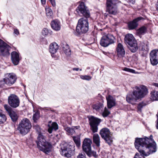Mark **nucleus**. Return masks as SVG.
Instances as JSON below:
<instances>
[{
	"instance_id": "nucleus-8",
	"label": "nucleus",
	"mask_w": 158,
	"mask_h": 158,
	"mask_svg": "<svg viewBox=\"0 0 158 158\" xmlns=\"http://www.w3.org/2000/svg\"><path fill=\"white\" fill-rule=\"evenodd\" d=\"M118 2V0H107L106 9V12H108L110 14H116L118 10L116 5Z\"/></svg>"
},
{
	"instance_id": "nucleus-3",
	"label": "nucleus",
	"mask_w": 158,
	"mask_h": 158,
	"mask_svg": "<svg viewBox=\"0 0 158 158\" xmlns=\"http://www.w3.org/2000/svg\"><path fill=\"white\" fill-rule=\"evenodd\" d=\"M36 143L38 148L40 150L47 154L51 152L52 145L46 141V137L43 134H39Z\"/></svg>"
},
{
	"instance_id": "nucleus-23",
	"label": "nucleus",
	"mask_w": 158,
	"mask_h": 158,
	"mask_svg": "<svg viewBox=\"0 0 158 158\" xmlns=\"http://www.w3.org/2000/svg\"><path fill=\"white\" fill-rule=\"evenodd\" d=\"M58 48V46L56 43H51L49 47V51L52 54L56 53Z\"/></svg>"
},
{
	"instance_id": "nucleus-37",
	"label": "nucleus",
	"mask_w": 158,
	"mask_h": 158,
	"mask_svg": "<svg viewBox=\"0 0 158 158\" xmlns=\"http://www.w3.org/2000/svg\"><path fill=\"white\" fill-rule=\"evenodd\" d=\"M146 105V103L142 102L139 103L137 109L138 111L141 112L142 109Z\"/></svg>"
},
{
	"instance_id": "nucleus-36",
	"label": "nucleus",
	"mask_w": 158,
	"mask_h": 158,
	"mask_svg": "<svg viewBox=\"0 0 158 158\" xmlns=\"http://www.w3.org/2000/svg\"><path fill=\"white\" fill-rule=\"evenodd\" d=\"M6 120V116L4 114L0 113V124L3 123Z\"/></svg>"
},
{
	"instance_id": "nucleus-48",
	"label": "nucleus",
	"mask_w": 158,
	"mask_h": 158,
	"mask_svg": "<svg viewBox=\"0 0 158 158\" xmlns=\"http://www.w3.org/2000/svg\"><path fill=\"white\" fill-rule=\"evenodd\" d=\"M156 116L157 117V119L156 122V129H158V112L157 113V114H156Z\"/></svg>"
},
{
	"instance_id": "nucleus-40",
	"label": "nucleus",
	"mask_w": 158,
	"mask_h": 158,
	"mask_svg": "<svg viewBox=\"0 0 158 158\" xmlns=\"http://www.w3.org/2000/svg\"><path fill=\"white\" fill-rule=\"evenodd\" d=\"M81 79L83 80H85L87 81H89L90 80L92 77L89 75H83L81 77Z\"/></svg>"
},
{
	"instance_id": "nucleus-17",
	"label": "nucleus",
	"mask_w": 158,
	"mask_h": 158,
	"mask_svg": "<svg viewBox=\"0 0 158 158\" xmlns=\"http://www.w3.org/2000/svg\"><path fill=\"white\" fill-rule=\"evenodd\" d=\"M80 128V126H73L72 127L64 126V129L66 131L68 135H73L76 133V130H78Z\"/></svg>"
},
{
	"instance_id": "nucleus-33",
	"label": "nucleus",
	"mask_w": 158,
	"mask_h": 158,
	"mask_svg": "<svg viewBox=\"0 0 158 158\" xmlns=\"http://www.w3.org/2000/svg\"><path fill=\"white\" fill-rule=\"evenodd\" d=\"M147 31L146 28L144 26H143L140 28L137 31V33L139 35H143Z\"/></svg>"
},
{
	"instance_id": "nucleus-27",
	"label": "nucleus",
	"mask_w": 158,
	"mask_h": 158,
	"mask_svg": "<svg viewBox=\"0 0 158 158\" xmlns=\"http://www.w3.org/2000/svg\"><path fill=\"white\" fill-rule=\"evenodd\" d=\"M149 43L147 41H144L140 43V48L142 51H148L149 50Z\"/></svg>"
},
{
	"instance_id": "nucleus-30",
	"label": "nucleus",
	"mask_w": 158,
	"mask_h": 158,
	"mask_svg": "<svg viewBox=\"0 0 158 158\" xmlns=\"http://www.w3.org/2000/svg\"><path fill=\"white\" fill-rule=\"evenodd\" d=\"M62 47L64 53L66 55H69L71 54V50L67 44L66 43L65 45L63 44Z\"/></svg>"
},
{
	"instance_id": "nucleus-31",
	"label": "nucleus",
	"mask_w": 158,
	"mask_h": 158,
	"mask_svg": "<svg viewBox=\"0 0 158 158\" xmlns=\"http://www.w3.org/2000/svg\"><path fill=\"white\" fill-rule=\"evenodd\" d=\"M151 99L153 101L158 100V91H152L151 93Z\"/></svg>"
},
{
	"instance_id": "nucleus-54",
	"label": "nucleus",
	"mask_w": 158,
	"mask_h": 158,
	"mask_svg": "<svg viewBox=\"0 0 158 158\" xmlns=\"http://www.w3.org/2000/svg\"><path fill=\"white\" fill-rule=\"evenodd\" d=\"M80 71H81V70H82V69H80Z\"/></svg>"
},
{
	"instance_id": "nucleus-4",
	"label": "nucleus",
	"mask_w": 158,
	"mask_h": 158,
	"mask_svg": "<svg viewBox=\"0 0 158 158\" xmlns=\"http://www.w3.org/2000/svg\"><path fill=\"white\" fill-rule=\"evenodd\" d=\"M31 127V123L30 120L25 118L19 123L17 129L20 134L24 135L29 131Z\"/></svg>"
},
{
	"instance_id": "nucleus-43",
	"label": "nucleus",
	"mask_w": 158,
	"mask_h": 158,
	"mask_svg": "<svg viewBox=\"0 0 158 158\" xmlns=\"http://www.w3.org/2000/svg\"><path fill=\"white\" fill-rule=\"evenodd\" d=\"M123 70L124 71L128 72H129L131 73H135V71L134 70L128 68H125Z\"/></svg>"
},
{
	"instance_id": "nucleus-15",
	"label": "nucleus",
	"mask_w": 158,
	"mask_h": 158,
	"mask_svg": "<svg viewBox=\"0 0 158 158\" xmlns=\"http://www.w3.org/2000/svg\"><path fill=\"white\" fill-rule=\"evenodd\" d=\"M151 62L153 65H155L158 63V50H153L150 53Z\"/></svg>"
},
{
	"instance_id": "nucleus-53",
	"label": "nucleus",
	"mask_w": 158,
	"mask_h": 158,
	"mask_svg": "<svg viewBox=\"0 0 158 158\" xmlns=\"http://www.w3.org/2000/svg\"><path fill=\"white\" fill-rule=\"evenodd\" d=\"M156 10H158V1H157L156 4Z\"/></svg>"
},
{
	"instance_id": "nucleus-50",
	"label": "nucleus",
	"mask_w": 158,
	"mask_h": 158,
	"mask_svg": "<svg viewBox=\"0 0 158 158\" xmlns=\"http://www.w3.org/2000/svg\"><path fill=\"white\" fill-rule=\"evenodd\" d=\"M41 2L42 5H45L46 4V0H41Z\"/></svg>"
},
{
	"instance_id": "nucleus-12",
	"label": "nucleus",
	"mask_w": 158,
	"mask_h": 158,
	"mask_svg": "<svg viewBox=\"0 0 158 158\" xmlns=\"http://www.w3.org/2000/svg\"><path fill=\"white\" fill-rule=\"evenodd\" d=\"M102 138L110 146L111 145L113 142V137L111 135L110 131L109 129L107 128H102L100 132Z\"/></svg>"
},
{
	"instance_id": "nucleus-9",
	"label": "nucleus",
	"mask_w": 158,
	"mask_h": 158,
	"mask_svg": "<svg viewBox=\"0 0 158 158\" xmlns=\"http://www.w3.org/2000/svg\"><path fill=\"white\" fill-rule=\"evenodd\" d=\"M135 89L136 90L133 91L132 94L136 100L143 98L148 93L147 89L144 85L136 86Z\"/></svg>"
},
{
	"instance_id": "nucleus-44",
	"label": "nucleus",
	"mask_w": 158,
	"mask_h": 158,
	"mask_svg": "<svg viewBox=\"0 0 158 158\" xmlns=\"http://www.w3.org/2000/svg\"><path fill=\"white\" fill-rule=\"evenodd\" d=\"M39 115L37 113H35L33 115V119L34 121H36L39 118Z\"/></svg>"
},
{
	"instance_id": "nucleus-39",
	"label": "nucleus",
	"mask_w": 158,
	"mask_h": 158,
	"mask_svg": "<svg viewBox=\"0 0 158 158\" xmlns=\"http://www.w3.org/2000/svg\"><path fill=\"white\" fill-rule=\"evenodd\" d=\"M34 127L35 130L37 132L38 134V135L40 134H43L42 133V130L41 129L39 126L37 125H35L34 126Z\"/></svg>"
},
{
	"instance_id": "nucleus-49",
	"label": "nucleus",
	"mask_w": 158,
	"mask_h": 158,
	"mask_svg": "<svg viewBox=\"0 0 158 158\" xmlns=\"http://www.w3.org/2000/svg\"><path fill=\"white\" fill-rule=\"evenodd\" d=\"M14 33L17 35H18L19 34V30L16 29H14Z\"/></svg>"
},
{
	"instance_id": "nucleus-24",
	"label": "nucleus",
	"mask_w": 158,
	"mask_h": 158,
	"mask_svg": "<svg viewBox=\"0 0 158 158\" xmlns=\"http://www.w3.org/2000/svg\"><path fill=\"white\" fill-rule=\"evenodd\" d=\"M48 131L50 134L52 133L53 130L56 131L59 128L58 124L55 122H53L51 125L48 124Z\"/></svg>"
},
{
	"instance_id": "nucleus-2",
	"label": "nucleus",
	"mask_w": 158,
	"mask_h": 158,
	"mask_svg": "<svg viewBox=\"0 0 158 158\" xmlns=\"http://www.w3.org/2000/svg\"><path fill=\"white\" fill-rule=\"evenodd\" d=\"M76 11L81 16H83L80 19L76 27V31L79 34L85 33L89 29L88 19L90 17V12L83 2H81L77 7Z\"/></svg>"
},
{
	"instance_id": "nucleus-5",
	"label": "nucleus",
	"mask_w": 158,
	"mask_h": 158,
	"mask_svg": "<svg viewBox=\"0 0 158 158\" xmlns=\"http://www.w3.org/2000/svg\"><path fill=\"white\" fill-rule=\"evenodd\" d=\"M92 143V140L90 139H85L82 145L83 150L89 157H90L92 155L95 157H97L98 155L96 154V152L92 150L91 146Z\"/></svg>"
},
{
	"instance_id": "nucleus-26",
	"label": "nucleus",
	"mask_w": 158,
	"mask_h": 158,
	"mask_svg": "<svg viewBox=\"0 0 158 158\" xmlns=\"http://www.w3.org/2000/svg\"><path fill=\"white\" fill-rule=\"evenodd\" d=\"M130 51L133 52H135L138 49V47L137 41L131 43V44H129L127 45Z\"/></svg>"
},
{
	"instance_id": "nucleus-35",
	"label": "nucleus",
	"mask_w": 158,
	"mask_h": 158,
	"mask_svg": "<svg viewBox=\"0 0 158 158\" xmlns=\"http://www.w3.org/2000/svg\"><path fill=\"white\" fill-rule=\"evenodd\" d=\"M73 139L75 143L77 146L79 147L80 146L81 143L80 139L77 136H73Z\"/></svg>"
},
{
	"instance_id": "nucleus-20",
	"label": "nucleus",
	"mask_w": 158,
	"mask_h": 158,
	"mask_svg": "<svg viewBox=\"0 0 158 158\" xmlns=\"http://www.w3.org/2000/svg\"><path fill=\"white\" fill-rule=\"evenodd\" d=\"M11 60L13 64L15 65H18L20 60L19 54L16 52L14 51L11 52Z\"/></svg>"
},
{
	"instance_id": "nucleus-34",
	"label": "nucleus",
	"mask_w": 158,
	"mask_h": 158,
	"mask_svg": "<svg viewBox=\"0 0 158 158\" xmlns=\"http://www.w3.org/2000/svg\"><path fill=\"white\" fill-rule=\"evenodd\" d=\"M45 10L47 16L49 18H51L53 15L52 10L49 8H46Z\"/></svg>"
},
{
	"instance_id": "nucleus-38",
	"label": "nucleus",
	"mask_w": 158,
	"mask_h": 158,
	"mask_svg": "<svg viewBox=\"0 0 158 158\" xmlns=\"http://www.w3.org/2000/svg\"><path fill=\"white\" fill-rule=\"evenodd\" d=\"M110 112L108 110L107 108L105 107L102 113V115L104 117H107L110 114Z\"/></svg>"
},
{
	"instance_id": "nucleus-52",
	"label": "nucleus",
	"mask_w": 158,
	"mask_h": 158,
	"mask_svg": "<svg viewBox=\"0 0 158 158\" xmlns=\"http://www.w3.org/2000/svg\"><path fill=\"white\" fill-rule=\"evenodd\" d=\"M153 85L154 86L158 88V83H154Z\"/></svg>"
},
{
	"instance_id": "nucleus-51",
	"label": "nucleus",
	"mask_w": 158,
	"mask_h": 158,
	"mask_svg": "<svg viewBox=\"0 0 158 158\" xmlns=\"http://www.w3.org/2000/svg\"><path fill=\"white\" fill-rule=\"evenodd\" d=\"M79 68H74L73 69V71H78L79 70Z\"/></svg>"
},
{
	"instance_id": "nucleus-13",
	"label": "nucleus",
	"mask_w": 158,
	"mask_h": 158,
	"mask_svg": "<svg viewBox=\"0 0 158 158\" xmlns=\"http://www.w3.org/2000/svg\"><path fill=\"white\" fill-rule=\"evenodd\" d=\"M8 101L9 105L13 108H16L19 105V98L17 96L14 94H11L8 97Z\"/></svg>"
},
{
	"instance_id": "nucleus-11",
	"label": "nucleus",
	"mask_w": 158,
	"mask_h": 158,
	"mask_svg": "<svg viewBox=\"0 0 158 158\" xmlns=\"http://www.w3.org/2000/svg\"><path fill=\"white\" fill-rule=\"evenodd\" d=\"M115 38L111 34H107L102 36L100 41V45L103 47H108L110 45L113 44L114 42Z\"/></svg>"
},
{
	"instance_id": "nucleus-46",
	"label": "nucleus",
	"mask_w": 158,
	"mask_h": 158,
	"mask_svg": "<svg viewBox=\"0 0 158 158\" xmlns=\"http://www.w3.org/2000/svg\"><path fill=\"white\" fill-rule=\"evenodd\" d=\"M77 158H86L85 154H80L77 156Z\"/></svg>"
},
{
	"instance_id": "nucleus-32",
	"label": "nucleus",
	"mask_w": 158,
	"mask_h": 158,
	"mask_svg": "<svg viewBox=\"0 0 158 158\" xmlns=\"http://www.w3.org/2000/svg\"><path fill=\"white\" fill-rule=\"evenodd\" d=\"M9 114L13 122H15L17 120L18 116L17 114L15 111H13L10 112Z\"/></svg>"
},
{
	"instance_id": "nucleus-6",
	"label": "nucleus",
	"mask_w": 158,
	"mask_h": 158,
	"mask_svg": "<svg viewBox=\"0 0 158 158\" xmlns=\"http://www.w3.org/2000/svg\"><path fill=\"white\" fill-rule=\"evenodd\" d=\"M74 146L66 143L63 144L61 147V154L66 157H69L74 153Z\"/></svg>"
},
{
	"instance_id": "nucleus-21",
	"label": "nucleus",
	"mask_w": 158,
	"mask_h": 158,
	"mask_svg": "<svg viewBox=\"0 0 158 158\" xmlns=\"http://www.w3.org/2000/svg\"><path fill=\"white\" fill-rule=\"evenodd\" d=\"M124 42L127 45L129 44H131V43L136 41L133 35L131 34H127L126 35L124 38Z\"/></svg>"
},
{
	"instance_id": "nucleus-28",
	"label": "nucleus",
	"mask_w": 158,
	"mask_h": 158,
	"mask_svg": "<svg viewBox=\"0 0 158 158\" xmlns=\"http://www.w3.org/2000/svg\"><path fill=\"white\" fill-rule=\"evenodd\" d=\"M93 141L96 146L99 147L100 145V137L98 134H95L93 136Z\"/></svg>"
},
{
	"instance_id": "nucleus-1",
	"label": "nucleus",
	"mask_w": 158,
	"mask_h": 158,
	"mask_svg": "<svg viewBox=\"0 0 158 158\" xmlns=\"http://www.w3.org/2000/svg\"><path fill=\"white\" fill-rule=\"evenodd\" d=\"M134 145L138 151L146 156L156 151V144L152 135L149 138H135Z\"/></svg>"
},
{
	"instance_id": "nucleus-45",
	"label": "nucleus",
	"mask_w": 158,
	"mask_h": 158,
	"mask_svg": "<svg viewBox=\"0 0 158 158\" xmlns=\"http://www.w3.org/2000/svg\"><path fill=\"white\" fill-rule=\"evenodd\" d=\"M140 153V155H139V154H136L135 155V156L134 158H145L143 156H145L144 155L142 154L141 153Z\"/></svg>"
},
{
	"instance_id": "nucleus-18",
	"label": "nucleus",
	"mask_w": 158,
	"mask_h": 158,
	"mask_svg": "<svg viewBox=\"0 0 158 158\" xmlns=\"http://www.w3.org/2000/svg\"><path fill=\"white\" fill-rule=\"evenodd\" d=\"M117 54L118 57H123L125 54V51L123 45L120 43H119L117 45L116 48Z\"/></svg>"
},
{
	"instance_id": "nucleus-42",
	"label": "nucleus",
	"mask_w": 158,
	"mask_h": 158,
	"mask_svg": "<svg viewBox=\"0 0 158 158\" xmlns=\"http://www.w3.org/2000/svg\"><path fill=\"white\" fill-rule=\"evenodd\" d=\"M49 32V31L47 28H44L42 32V35L44 36L47 35Z\"/></svg>"
},
{
	"instance_id": "nucleus-22",
	"label": "nucleus",
	"mask_w": 158,
	"mask_h": 158,
	"mask_svg": "<svg viewBox=\"0 0 158 158\" xmlns=\"http://www.w3.org/2000/svg\"><path fill=\"white\" fill-rule=\"evenodd\" d=\"M51 26L52 28L55 31H59L60 29V22L57 20L52 21L51 23Z\"/></svg>"
},
{
	"instance_id": "nucleus-47",
	"label": "nucleus",
	"mask_w": 158,
	"mask_h": 158,
	"mask_svg": "<svg viewBox=\"0 0 158 158\" xmlns=\"http://www.w3.org/2000/svg\"><path fill=\"white\" fill-rule=\"evenodd\" d=\"M51 2L52 6L55 7L56 6V3L55 0H49Z\"/></svg>"
},
{
	"instance_id": "nucleus-16",
	"label": "nucleus",
	"mask_w": 158,
	"mask_h": 158,
	"mask_svg": "<svg viewBox=\"0 0 158 158\" xmlns=\"http://www.w3.org/2000/svg\"><path fill=\"white\" fill-rule=\"evenodd\" d=\"M143 19V18L142 17H137L132 21L129 22L128 23V27L129 29L132 30L135 29L138 26V22Z\"/></svg>"
},
{
	"instance_id": "nucleus-25",
	"label": "nucleus",
	"mask_w": 158,
	"mask_h": 158,
	"mask_svg": "<svg viewBox=\"0 0 158 158\" xmlns=\"http://www.w3.org/2000/svg\"><path fill=\"white\" fill-rule=\"evenodd\" d=\"M136 100V98H135L133 94L129 93L127 94L126 97V100L128 103L134 104Z\"/></svg>"
},
{
	"instance_id": "nucleus-19",
	"label": "nucleus",
	"mask_w": 158,
	"mask_h": 158,
	"mask_svg": "<svg viewBox=\"0 0 158 158\" xmlns=\"http://www.w3.org/2000/svg\"><path fill=\"white\" fill-rule=\"evenodd\" d=\"M106 99L107 101V107L109 109H110L113 107L115 106L116 101L112 96L110 95H108L106 97Z\"/></svg>"
},
{
	"instance_id": "nucleus-29",
	"label": "nucleus",
	"mask_w": 158,
	"mask_h": 158,
	"mask_svg": "<svg viewBox=\"0 0 158 158\" xmlns=\"http://www.w3.org/2000/svg\"><path fill=\"white\" fill-rule=\"evenodd\" d=\"M103 107V104L101 103L94 104L93 106V109L99 112H100V111H102Z\"/></svg>"
},
{
	"instance_id": "nucleus-14",
	"label": "nucleus",
	"mask_w": 158,
	"mask_h": 158,
	"mask_svg": "<svg viewBox=\"0 0 158 158\" xmlns=\"http://www.w3.org/2000/svg\"><path fill=\"white\" fill-rule=\"evenodd\" d=\"M10 49L11 47L8 45L0 39V56H5L9 55Z\"/></svg>"
},
{
	"instance_id": "nucleus-7",
	"label": "nucleus",
	"mask_w": 158,
	"mask_h": 158,
	"mask_svg": "<svg viewBox=\"0 0 158 158\" xmlns=\"http://www.w3.org/2000/svg\"><path fill=\"white\" fill-rule=\"evenodd\" d=\"M88 118L90 129L94 133L97 132L98 129V126L102 122V120L93 116H88Z\"/></svg>"
},
{
	"instance_id": "nucleus-10",
	"label": "nucleus",
	"mask_w": 158,
	"mask_h": 158,
	"mask_svg": "<svg viewBox=\"0 0 158 158\" xmlns=\"http://www.w3.org/2000/svg\"><path fill=\"white\" fill-rule=\"evenodd\" d=\"M16 79V76L14 73H7L6 75L5 78L0 81V86L2 87L5 84L11 85L15 82Z\"/></svg>"
},
{
	"instance_id": "nucleus-41",
	"label": "nucleus",
	"mask_w": 158,
	"mask_h": 158,
	"mask_svg": "<svg viewBox=\"0 0 158 158\" xmlns=\"http://www.w3.org/2000/svg\"><path fill=\"white\" fill-rule=\"evenodd\" d=\"M4 107L5 110L8 112L9 114L10 112L12 111L11 107L5 104L4 105Z\"/></svg>"
}]
</instances>
